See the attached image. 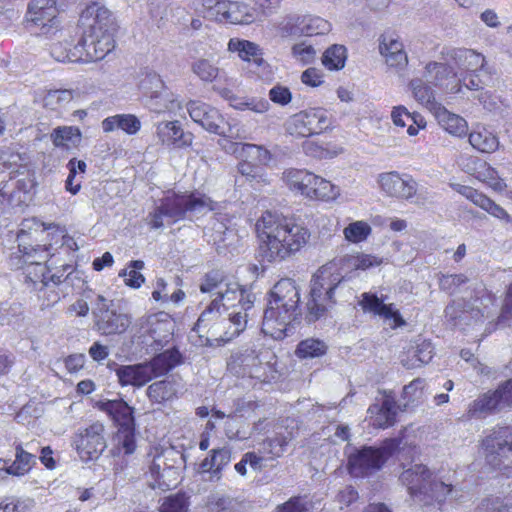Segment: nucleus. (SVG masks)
Returning a JSON list of instances; mask_svg holds the SVG:
<instances>
[{"label":"nucleus","mask_w":512,"mask_h":512,"mask_svg":"<svg viewBox=\"0 0 512 512\" xmlns=\"http://www.w3.org/2000/svg\"><path fill=\"white\" fill-rule=\"evenodd\" d=\"M262 261L281 262L300 251L309 241L310 231L299 220L266 211L257 220Z\"/></svg>","instance_id":"obj_1"},{"label":"nucleus","mask_w":512,"mask_h":512,"mask_svg":"<svg viewBox=\"0 0 512 512\" xmlns=\"http://www.w3.org/2000/svg\"><path fill=\"white\" fill-rule=\"evenodd\" d=\"M117 26L111 12L106 7H97L92 22L84 30L74 51H64L60 45L51 48V55L59 62L102 60L115 48L114 34Z\"/></svg>","instance_id":"obj_2"},{"label":"nucleus","mask_w":512,"mask_h":512,"mask_svg":"<svg viewBox=\"0 0 512 512\" xmlns=\"http://www.w3.org/2000/svg\"><path fill=\"white\" fill-rule=\"evenodd\" d=\"M358 261V253L347 254L318 269L313 276L310 299L306 304L308 322L318 320L336 303V293L343 288L344 273L359 270Z\"/></svg>","instance_id":"obj_3"},{"label":"nucleus","mask_w":512,"mask_h":512,"mask_svg":"<svg viewBox=\"0 0 512 512\" xmlns=\"http://www.w3.org/2000/svg\"><path fill=\"white\" fill-rule=\"evenodd\" d=\"M299 303L300 291L296 282L290 278L279 280L270 292L262 332L275 340L286 337L291 324L301 316Z\"/></svg>","instance_id":"obj_4"},{"label":"nucleus","mask_w":512,"mask_h":512,"mask_svg":"<svg viewBox=\"0 0 512 512\" xmlns=\"http://www.w3.org/2000/svg\"><path fill=\"white\" fill-rule=\"evenodd\" d=\"M223 311L225 305L214 299L199 316L193 330L204 339L205 344L227 343L246 329L247 313L242 315V311L233 309L224 316Z\"/></svg>","instance_id":"obj_5"},{"label":"nucleus","mask_w":512,"mask_h":512,"mask_svg":"<svg viewBox=\"0 0 512 512\" xmlns=\"http://www.w3.org/2000/svg\"><path fill=\"white\" fill-rule=\"evenodd\" d=\"M213 209V202L206 196L182 194L167 196L148 215V225L160 229L185 218H193Z\"/></svg>","instance_id":"obj_6"},{"label":"nucleus","mask_w":512,"mask_h":512,"mask_svg":"<svg viewBox=\"0 0 512 512\" xmlns=\"http://www.w3.org/2000/svg\"><path fill=\"white\" fill-rule=\"evenodd\" d=\"M399 446L397 439H386L380 446H363L349 454L347 467L354 477L368 476L380 470Z\"/></svg>","instance_id":"obj_7"},{"label":"nucleus","mask_w":512,"mask_h":512,"mask_svg":"<svg viewBox=\"0 0 512 512\" xmlns=\"http://www.w3.org/2000/svg\"><path fill=\"white\" fill-rule=\"evenodd\" d=\"M92 315L95 329L106 336L122 334L131 324L127 314L118 312L113 301L100 294L93 304Z\"/></svg>","instance_id":"obj_8"},{"label":"nucleus","mask_w":512,"mask_h":512,"mask_svg":"<svg viewBox=\"0 0 512 512\" xmlns=\"http://www.w3.org/2000/svg\"><path fill=\"white\" fill-rule=\"evenodd\" d=\"M202 6L208 17L231 24H251L256 20V10L240 1L203 0Z\"/></svg>","instance_id":"obj_9"},{"label":"nucleus","mask_w":512,"mask_h":512,"mask_svg":"<svg viewBox=\"0 0 512 512\" xmlns=\"http://www.w3.org/2000/svg\"><path fill=\"white\" fill-rule=\"evenodd\" d=\"M104 433V425L94 422L85 428L78 429L74 434L72 444L82 461L89 462L99 459L107 448Z\"/></svg>","instance_id":"obj_10"},{"label":"nucleus","mask_w":512,"mask_h":512,"mask_svg":"<svg viewBox=\"0 0 512 512\" xmlns=\"http://www.w3.org/2000/svg\"><path fill=\"white\" fill-rule=\"evenodd\" d=\"M331 125L328 112L323 108H310L300 111L287 122V131L291 135L308 137L320 134Z\"/></svg>","instance_id":"obj_11"},{"label":"nucleus","mask_w":512,"mask_h":512,"mask_svg":"<svg viewBox=\"0 0 512 512\" xmlns=\"http://www.w3.org/2000/svg\"><path fill=\"white\" fill-rule=\"evenodd\" d=\"M54 0H31L28 4L26 21L39 27L41 34L52 37L59 31L60 21Z\"/></svg>","instance_id":"obj_12"},{"label":"nucleus","mask_w":512,"mask_h":512,"mask_svg":"<svg viewBox=\"0 0 512 512\" xmlns=\"http://www.w3.org/2000/svg\"><path fill=\"white\" fill-rule=\"evenodd\" d=\"M173 319L165 312L149 315L140 323V337L146 345L163 346L173 334Z\"/></svg>","instance_id":"obj_13"},{"label":"nucleus","mask_w":512,"mask_h":512,"mask_svg":"<svg viewBox=\"0 0 512 512\" xmlns=\"http://www.w3.org/2000/svg\"><path fill=\"white\" fill-rule=\"evenodd\" d=\"M485 458L493 468H500L503 459L512 454V428L499 427L483 440Z\"/></svg>","instance_id":"obj_14"},{"label":"nucleus","mask_w":512,"mask_h":512,"mask_svg":"<svg viewBox=\"0 0 512 512\" xmlns=\"http://www.w3.org/2000/svg\"><path fill=\"white\" fill-rule=\"evenodd\" d=\"M378 184L387 196L397 199L409 200L417 193L416 181L411 176L397 171L381 173L378 176Z\"/></svg>","instance_id":"obj_15"},{"label":"nucleus","mask_w":512,"mask_h":512,"mask_svg":"<svg viewBox=\"0 0 512 512\" xmlns=\"http://www.w3.org/2000/svg\"><path fill=\"white\" fill-rule=\"evenodd\" d=\"M378 41L379 53L386 65L397 72L403 71L408 65V55L400 36L386 32L380 35Z\"/></svg>","instance_id":"obj_16"},{"label":"nucleus","mask_w":512,"mask_h":512,"mask_svg":"<svg viewBox=\"0 0 512 512\" xmlns=\"http://www.w3.org/2000/svg\"><path fill=\"white\" fill-rule=\"evenodd\" d=\"M151 81L155 84L146 101L147 108L157 114L168 113L177 115L183 109L179 96L170 91L158 76H153Z\"/></svg>","instance_id":"obj_17"},{"label":"nucleus","mask_w":512,"mask_h":512,"mask_svg":"<svg viewBox=\"0 0 512 512\" xmlns=\"http://www.w3.org/2000/svg\"><path fill=\"white\" fill-rule=\"evenodd\" d=\"M186 108L191 119L206 131L218 135L224 134L221 126L224 119L216 108L197 100L189 101Z\"/></svg>","instance_id":"obj_18"},{"label":"nucleus","mask_w":512,"mask_h":512,"mask_svg":"<svg viewBox=\"0 0 512 512\" xmlns=\"http://www.w3.org/2000/svg\"><path fill=\"white\" fill-rule=\"evenodd\" d=\"M491 302L489 296H485L484 289L479 291L474 298L460 299L453 301L445 308L446 317L451 320L465 319V314H470L471 318L480 320L485 316L487 305L484 302Z\"/></svg>","instance_id":"obj_19"},{"label":"nucleus","mask_w":512,"mask_h":512,"mask_svg":"<svg viewBox=\"0 0 512 512\" xmlns=\"http://www.w3.org/2000/svg\"><path fill=\"white\" fill-rule=\"evenodd\" d=\"M215 299L225 306L231 304L236 311H242V315H249L255 302V295L247 292L231 278Z\"/></svg>","instance_id":"obj_20"},{"label":"nucleus","mask_w":512,"mask_h":512,"mask_svg":"<svg viewBox=\"0 0 512 512\" xmlns=\"http://www.w3.org/2000/svg\"><path fill=\"white\" fill-rule=\"evenodd\" d=\"M158 142L167 147L184 148L192 144V134L185 133L179 121H161L155 125Z\"/></svg>","instance_id":"obj_21"},{"label":"nucleus","mask_w":512,"mask_h":512,"mask_svg":"<svg viewBox=\"0 0 512 512\" xmlns=\"http://www.w3.org/2000/svg\"><path fill=\"white\" fill-rule=\"evenodd\" d=\"M360 305L364 311H369L383 318L384 322L391 328L405 324L399 311L392 304H384L375 294L363 293Z\"/></svg>","instance_id":"obj_22"},{"label":"nucleus","mask_w":512,"mask_h":512,"mask_svg":"<svg viewBox=\"0 0 512 512\" xmlns=\"http://www.w3.org/2000/svg\"><path fill=\"white\" fill-rule=\"evenodd\" d=\"M432 473L422 464H415L404 470L400 475V481L404 484L408 492L418 502H422V495L431 480Z\"/></svg>","instance_id":"obj_23"},{"label":"nucleus","mask_w":512,"mask_h":512,"mask_svg":"<svg viewBox=\"0 0 512 512\" xmlns=\"http://www.w3.org/2000/svg\"><path fill=\"white\" fill-rule=\"evenodd\" d=\"M96 405L114 421L118 428L135 425L133 408L124 400H103L98 401Z\"/></svg>","instance_id":"obj_24"},{"label":"nucleus","mask_w":512,"mask_h":512,"mask_svg":"<svg viewBox=\"0 0 512 512\" xmlns=\"http://www.w3.org/2000/svg\"><path fill=\"white\" fill-rule=\"evenodd\" d=\"M223 147L227 152L256 165H266L271 160L270 152L260 145L228 142Z\"/></svg>","instance_id":"obj_25"},{"label":"nucleus","mask_w":512,"mask_h":512,"mask_svg":"<svg viewBox=\"0 0 512 512\" xmlns=\"http://www.w3.org/2000/svg\"><path fill=\"white\" fill-rule=\"evenodd\" d=\"M225 221V217H215L205 230V236L208 238V242L213 243L218 252L232 245L233 240L236 238L235 231L228 228Z\"/></svg>","instance_id":"obj_26"},{"label":"nucleus","mask_w":512,"mask_h":512,"mask_svg":"<svg viewBox=\"0 0 512 512\" xmlns=\"http://www.w3.org/2000/svg\"><path fill=\"white\" fill-rule=\"evenodd\" d=\"M149 369L145 362L135 365H122L116 369V375L122 386L141 387L152 380Z\"/></svg>","instance_id":"obj_27"},{"label":"nucleus","mask_w":512,"mask_h":512,"mask_svg":"<svg viewBox=\"0 0 512 512\" xmlns=\"http://www.w3.org/2000/svg\"><path fill=\"white\" fill-rule=\"evenodd\" d=\"M282 430L283 427H278L273 436L264 439L260 443L258 452L268 456L269 459L282 456L286 446L294 438L293 432Z\"/></svg>","instance_id":"obj_28"},{"label":"nucleus","mask_w":512,"mask_h":512,"mask_svg":"<svg viewBox=\"0 0 512 512\" xmlns=\"http://www.w3.org/2000/svg\"><path fill=\"white\" fill-rule=\"evenodd\" d=\"M102 129L105 133L121 129L128 135H135L141 129V121L134 114H116L105 118L102 123Z\"/></svg>","instance_id":"obj_29"},{"label":"nucleus","mask_w":512,"mask_h":512,"mask_svg":"<svg viewBox=\"0 0 512 512\" xmlns=\"http://www.w3.org/2000/svg\"><path fill=\"white\" fill-rule=\"evenodd\" d=\"M435 116L440 126L449 134L456 137H464L468 133L467 121L454 113L448 111L445 107L439 106L435 111Z\"/></svg>","instance_id":"obj_30"},{"label":"nucleus","mask_w":512,"mask_h":512,"mask_svg":"<svg viewBox=\"0 0 512 512\" xmlns=\"http://www.w3.org/2000/svg\"><path fill=\"white\" fill-rule=\"evenodd\" d=\"M448 55L460 69L467 72L474 73L484 67V56L474 50L456 48L450 50Z\"/></svg>","instance_id":"obj_31"},{"label":"nucleus","mask_w":512,"mask_h":512,"mask_svg":"<svg viewBox=\"0 0 512 512\" xmlns=\"http://www.w3.org/2000/svg\"><path fill=\"white\" fill-rule=\"evenodd\" d=\"M367 412L373 419V425L378 428L389 427L395 422L396 406L390 398H386L382 404L371 405Z\"/></svg>","instance_id":"obj_32"},{"label":"nucleus","mask_w":512,"mask_h":512,"mask_svg":"<svg viewBox=\"0 0 512 512\" xmlns=\"http://www.w3.org/2000/svg\"><path fill=\"white\" fill-rule=\"evenodd\" d=\"M283 178L291 190L298 191L301 195L310 198L312 180L315 179V174L307 170L289 169L284 172Z\"/></svg>","instance_id":"obj_33"},{"label":"nucleus","mask_w":512,"mask_h":512,"mask_svg":"<svg viewBox=\"0 0 512 512\" xmlns=\"http://www.w3.org/2000/svg\"><path fill=\"white\" fill-rule=\"evenodd\" d=\"M228 50L237 52L242 60L252 61L257 66H261L264 63L261 48L251 41L231 39L228 43Z\"/></svg>","instance_id":"obj_34"},{"label":"nucleus","mask_w":512,"mask_h":512,"mask_svg":"<svg viewBox=\"0 0 512 512\" xmlns=\"http://www.w3.org/2000/svg\"><path fill=\"white\" fill-rule=\"evenodd\" d=\"M180 361V354L176 350H166L155 356L152 360L145 362L150 368L151 379L168 373Z\"/></svg>","instance_id":"obj_35"},{"label":"nucleus","mask_w":512,"mask_h":512,"mask_svg":"<svg viewBox=\"0 0 512 512\" xmlns=\"http://www.w3.org/2000/svg\"><path fill=\"white\" fill-rule=\"evenodd\" d=\"M36 464V456L26 451L22 445H17L15 448V460L10 463L7 460L8 475L23 476L27 474L32 467Z\"/></svg>","instance_id":"obj_36"},{"label":"nucleus","mask_w":512,"mask_h":512,"mask_svg":"<svg viewBox=\"0 0 512 512\" xmlns=\"http://www.w3.org/2000/svg\"><path fill=\"white\" fill-rule=\"evenodd\" d=\"M469 143L476 150L483 153H492L499 147L496 135L486 128H479L469 134Z\"/></svg>","instance_id":"obj_37"},{"label":"nucleus","mask_w":512,"mask_h":512,"mask_svg":"<svg viewBox=\"0 0 512 512\" xmlns=\"http://www.w3.org/2000/svg\"><path fill=\"white\" fill-rule=\"evenodd\" d=\"M81 131L75 126L57 127L51 134L52 142L56 147L67 149L77 147L81 142Z\"/></svg>","instance_id":"obj_38"},{"label":"nucleus","mask_w":512,"mask_h":512,"mask_svg":"<svg viewBox=\"0 0 512 512\" xmlns=\"http://www.w3.org/2000/svg\"><path fill=\"white\" fill-rule=\"evenodd\" d=\"M414 99L422 106L436 111L440 106L435 101L434 91L422 78L412 79L409 83Z\"/></svg>","instance_id":"obj_39"},{"label":"nucleus","mask_w":512,"mask_h":512,"mask_svg":"<svg viewBox=\"0 0 512 512\" xmlns=\"http://www.w3.org/2000/svg\"><path fill=\"white\" fill-rule=\"evenodd\" d=\"M497 409H501V406L495 392L486 393L469 405L468 415L472 418H481Z\"/></svg>","instance_id":"obj_40"},{"label":"nucleus","mask_w":512,"mask_h":512,"mask_svg":"<svg viewBox=\"0 0 512 512\" xmlns=\"http://www.w3.org/2000/svg\"><path fill=\"white\" fill-rule=\"evenodd\" d=\"M310 182L312 192L310 199L330 201L335 200L340 195L339 187L318 175H315V179Z\"/></svg>","instance_id":"obj_41"},{"label":"nucleus","mask_w":512,"mask_h":512,"mask_svg":"<svg viewBox=\"0 0 512 512\" xmlns=\"http://www.w3.org/2000/svg\"><path fill=\"white\" fill-rule=\"evenodd\" d=\"M177 393L175 383L169 380H161L148 386L146 394L154 403H162L171 400Z\"/></svg>","instance_id":"obj_42"},{"label":"nucleus","mask_w":512,"mask_h":512,"mask_svg":"<svg viewBox=\"0 0 512 512\" xmlns=\"http://www.w3.org/2000/svg\"><path fill=\"white\" fill-rule=\"evenodd\" d=\"M230 279L222 270H211L203 277L200 291L218 296Z\"/></svg>","instance_id":"obj_43"},{"label":"nucleus","mask_w":512,"mask_h":512,"mask_svg":"<svg viewBox=\"0 0 512 512\" xmlns=\"http://www.w3.org/2000/svg\"><path fill=\"white\" fill-rule=\"evenodd\" d=\"M304 22L305 19L301 16L287 15L276 24L275 28L282 38L300 36L304 34Z\"/></svg>","instance_id":"obj_44"},{"label":"nucleus","mask_w":512,"mask_h":512,"mask_svg":"<svg viewBox=\"0 0 512 512\" xmlns=\"http://www.w3.org/2000/svg\"><path fill=\"white\" fill-rule=\"evenodd\" d=\"M347 59L346 48L343 45L334 44L322 55V64L329 70H340L345 66Z\"/></svg>","instance_id":"obj_45"},{"label":"nucleus","mask_w":512,"mask_h":512,"mask_svg":"<svg viewBox=\"0 0 512 512\" xmlns=\"http://www.w3.org/2000/svg\"><path fill=\"white\" fill-rule=\"evenodd\" d=\"M304 150L307 155L319 159L334 158L343 152V149L340 146L331 143L319 144L312 141L304 144Z\"/></svg>","instance_id":"obj_46"},{"label":"nucleus","mask_w":512,"mask_h":512,"mask_svg":"<svg viewBox=\"0 0 512 512\" xmlns=\"http://www.w3.org/2000/svg\"><path fill=\"white\" fill-rule=\"evenodd\" d=\"M451 69L448 65L440 62L431 61L424 67L423 78L427 83L435 86L441 85L449 76Z\"/></svg>","instance_id":"obj_47"},{"label":"nucleus","mask_w":512,"mask_h":512,"mask_svg":"<svg viewBox=\"0 0 512 512\" xmlns=\"http://www.w3.org/2000/svg\"><path fill=\"white\" fill-rule=\"evenodd\" d=\"M453 489L450 485L445 484L442 481H438L436 479L430 480L428 486L426 487L423 495L422 502L424 504H428L430 500H435L438 503H441L445 500L447 495L452 493Z\"/></svg>","instance_id":"obj_48"},{"label":"nucleus","mask_w":512,"mask_h":512,"mask_svg":"<svg viewBox=\"0 0 512 512\" xmlns=\"http://www.w3.org/2000/svg\"><path fill=\"white\" fill-rule=\"evenodd\" d=\"M326 350L327 346L323 341L308 338L298 344L296 354L300 358H315L324 355Z\"/></svg>","instance_id":"obj_49"},{"label":"nucleus","mask_w":512,"mask_h":512,"mask_svg":"<svg viewBox=\"0 0 512 512\" xmlns=\"http://www.w3.org/2000/svg\"><path fill=\"white\" fill-rule=\"evenodd\" d=\"M371 226L365 221H355L344 228L345 239L351 243H360L365 241L371 234Z\"/></svg>","instance_id":"obj_50"},{"label":"nucleus","mask_w":512,"mask_h":512,"mask_svg":"<svg viewBox=\"0 0 512 512\" xmlns=\"http://www.w3.org/2000/svg\"><path fill=\"white\" fill-rule=\"evenodd\" d=\"M192 71L204 82H213L219 73V68L209 59L199 58L192 63Z\"/></svg>","instance_id":"obj_51"},{"label":"nucleus","mask_w":512,"mask_h":512,"mask_svg":"<svg viewBox=\"0 0 512 512\" xmlns=\"http://www.w3.org/2000/svg\"><path fill=\"white\" fill-rule=\"evenodd\" d=\"M114 440L118 449H123L125 454H132L136 449L135 425L118 428Z\"/></svg>","instance_id":"obj_52"},{"label":"nucleus","mask_w":512,"mask_h":512,"mask_svg":"<svg viewBox=\"0 0 512 512\" xmlns=\"http://www.w3.org/2000/svg\"><path fill=\"white\" fill-rule=\"evenodd\" d=\"M129 270L124 269L119 273L120 277L124 278L127 286L132 288H139L144 283V276L140 270L144 268V262L141 260H133L129 264Z\"/></svg>","instance_id":"obj_53"},{"label":"nucleus","mask_w":512,"mask_h":512,"mask_svg":"<svg viewBox=\"0 0 512 512\" xmlns=\"http://www.w3.org/2000/svg\"><path fill=\"white\" fill-rule=\"evenodd\" d=\"M49 272V269L45 265L38 262L31 263L26 267V279L34 285L40 284L39 289H42L50 282L47 276Z\"/></svg>","instance_id":"obj_54"},{"label":"nucleus","mask_w":512,"mask_h":512,"mask_svg":"<svg viewBox=\"0 0 512 512\" xmlns=\"http://www.w3.org/2000/svg\"><path fill=\"white\" fill-rule=\"evenodd\" d=\"M230 105L238 110L248 109L256 113H264L269 107V103L265 100L243 99L236 95L232 98Z\"/></svg>","instance_id":"obj_55"},{"label":"nucleus","mask_w":512,"mask_h":512,"mask_svg":"<svg viewBox=\"0 0 512 512\" xmlns=\"http://www.w3.org/2000/svg\"><path fill=\"white\" fill-rule=\"evenodd\" d=\"M188 503L184 494L171 495L164 499L159 512H187Z\"/></svg>","instance_id":"obj_56"},{"label":"nucleus","mask_w":512,"mask_h":512,"mask_svg":"<svg viewBox=\"0 0 512 512\" xmlns=\"http://www.w3.org/2000/svg\"><path fill=\"white\" fill-rule=\"evenodd\" d=\"M467 280V277L463 274L442 275L439 279V287L449 294H455L460 291V286L465 284Z\"/></svg>","instance_id":"obj_57"},{"label":"nucleus","mask_w":512,"mask_h":512,"mask_svg":"<svg viewBox=\"0 0 512 512\" xmlns=\"http://www.w3.org/2000/svg\"><path fill=\"white\" fill-rule=\"evenodd\" d=\"M453 188L461 195H463L466 199L473 202L476 206L484 209L486 204L490 198L485 196L484 194L478 192L477 190L460 184H454Z\"/></svg>","instance_id":"obj_58"},{"label":"nucleus","mask_w":512,"mask_h":512,"mask_svg":"<svg viewBox=\"0 0 512 512\" xmlns=\"http://www.w3.org/2000/svg\"><path fill=\"white\" fill-rule=\"evenodd\" d=\"M211 456L215 463L213 475L216 476V480H219L221 478V470L231 461V450L226 447L213 449L211 451Z\"/></svg>","instance_id":"obj_59"},{"label":"nucleus","mask_w":512,"mask_h":512,"mask_svg":"<svg viewBox=\"0 0 512 512\" xmlns=\"http://www.w3.org/2000/svg\"><path fill=\"white\" fill-rule=\"evenodd\" d=\"M315 48L306 42L295 44L292 47V55L297 60L302 62L303 64H309L313 62L316 57Z\"/></svg>","instance_id":"obj_60"},{"label":"nucleus","mask_w":512,"mask_h":512,"mask_svg":"<svg viewBox=\"0 0 512 512\" xmlns=\"http://www.w3.org/2000/svg\"><path fill=\"white\" fill-rule=\"evenodd\" d=\"M304 34H324L330 30V23L321 17H303Z\"/></svg>","instance_id":"obj_61"},{"label":"nucleus","mask_w":512,"mask_h":512,"mask_svg":"<svg viewBox=\"0 0 512 512\" xmlns=\"http://www.w3.org/2000/svg\"><path fill=\"white\" fill-rule=\"evenodd\" d=\"M424 388V379H414L411 383H409L403 388V396L408 402L418 401L423 396Z\"/></svg>","instance_id":"obj_62"},{"label":"nucleus","mask_w":512,"mask_h":512,"mask_svg":"<svg viewBox=\"0 0 512 512\" xmlns=\"http://www.w3.org/2000/svg\"><path fill=\"white\" fill-rule=\"evenodd\" d=\"M167 8V0H149L148 2L149 14L158 25L165 18Z\"/></svg>","instance_id":"obj_63"},{"label":"nucleus","mask_w":512,"mask_h":512,"mask_svg":"<svg viewBox=\"0 0 512 512\" xmlns=\"http://www.w3.org/2000/svg\"><path fill=\"white\" fill-rule=\"evenodd\" d=\"M494 392L501 408L512 405V379L506 381Z\"/></svg>","instance_id":"obj_64"}]
</instances>
